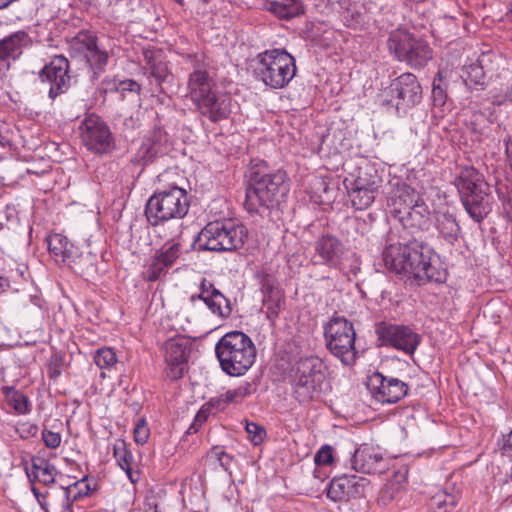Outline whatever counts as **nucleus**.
I'll return each instance as SVG.
<instances>
[{
  "mask_svg": "<svg viewBox=\"0 0 512 512\" xmlns=\"http://www.w3.org/2000/svg\"><path fill=\"white\" fill-rule=\"evenodd\" d=\"M272 11L280 18L290 19L304 13V8L299 1L287 0L286 2H272Z\"/></svg>",
  "mask_w": 512,
  "mask_h": 512,
  "instance_id": "obj_36",
  "label": "nucleus"
},
{
  "mask_svg": "<svg viewBox=\"0 0 512 512\" xmlns=\"http://www.w3.org/2000/svg\"><path fill=\"white\" fill-rule=\"evenodd\" d=\"M220 367L229 376H242L256 359V348L251 338L242 331L223 335L215 345Z\"/></svg>",
  "mask_w": 512,
  "mask_h": 512,
  "instance_id": "obj_3",
  "label": "nucleus"
},
{
  "mask_svg": "<svg viewBox=\"0 0 512 512\" xmlns=\"http://www.w3.org/2000/svg\"><path fill=\"white\" fill-rule=\"evenodd\" d=\"M181 254V244L175 242L170 246H163L155 255L161 259L169 268L174 265Z\"/></svg>",
  "mask_w": 512,
  "mask_h": 512,
  "instance_id": "obj_42",
  "label": "nucleus"
},
{
  "mask_svg": "<svg viewBox=\"0 0 512 512\" xmlns=\"http://www.w3.org/2000/svg\"><path fill=\"white\" fill-rule=\"evenodd\" d=\"M25 471H26L27 477H28L29 481L32 483V485H34V483L36 481H39V475H40L39 473H34L29 468H25Z\"/></svg>",
  "mask_w": 512,
  "mask_h": 512,
  "instance_id": "obj_61",
  "label": "nucleus"
},
{
  "mask_svg": "<svg viewBox=\"0 0 512 512\" xmlns=\"http://www.w3.org/2000/svg\"><path fill=\"white\" fill-rule=\"evenodd\" d=\"M117 90L139 93L141 90V86L136 81L132 79H127L119 83Z\"/></svg>",
  "mask_w": 512,
  "mask_h": 512,
  "instance_id": "obj_55",
  "label": "nucleus"
},
{
  "mask_svg": "<svg viewBox=\"0 0 512 512\" xmlns=\"http://www.w3.org/2000/svg\"><path fill=\"white\" fill-rule=\"evenodd\" d=\"M49 461L39 456H33L31 459L30 470L34 473H40L45 465H48Z\"/></svg>",
  "mask_w": 512,
  "mask_h": 512,
  "instance_id": "obj_56",
  "label": "nucleus"
},
{
  "mask_svg": "<svg viewBox=\"0 0 512 512\" xmlns=\"http://www.w3.org/2000/svg\"><path fill=\"white\" fill-rule=\"evenodd\" d=\"M384 96L383 102L386 105L405 111L421 102L422 86L414 74L406 72L391 82L384 90Z\"/></svg>",
  "mask_w": 512,
  "mask_h": 512,
  "instance_id": "obj_13",
  "label": "nucleus"
},
{
  "mask_svg": "<svg viewBox=\"0 0 512 512\" xmlns=\"http://www.w3.org/2000/svg\"><path fill=\"white\" fill-rule=\"evenodd\" d=\"M116 361V354L110 348L98 349L94 356V362L100 369L109 368L113 366Z\"/></svg>",
  "mask_w": 512,
  "mask_h": 512,
  "instance_id": "obj_43",
  "label": "nucleus"
},
{
  "mask_svg": "<svg viewBox=\"0 0 512 512\" xmlns=\"http://www.w3.org/2000/svg\"><path fill=\"white\" fill-rule=\"evenodd\" d=\"M80 138L83 145L96 154H108L115 148V138L108 124L97 114L85 116L80 126Z\"/></svg>",
  "mask_w": 512,
  "mask_h": 512,
  "instance_id": "obj_12",
  "label": "nucleus"
},
{
  "mask_svg": "<svg viewBox=\"0 0 512 512\" xmlns=\"http://www.w3.org/2000/svg\"><path fill=\"white\" fill-rule=\"evenodd\" d=\"M208 458L210 460H215L219 462L220 466L225 471H230L231 463L233 462V456L226 453L222 448L220 447H213L211 451L208 453Z\"/></svg>",
  "mask_w": 512,
  "mask_h": 512,
  "instance_id": "obj_45",
  "label": "nucleus"
},
{
  "mask_svg": "<svg viewBox=\"0 0 512 512\" xmlns=\"http://www.w3.org/2000/svg\"><path fill=\"white\" fill-rule=\"evenodd\" d=\"M114 457L117 461V464L120 466L122 470H124L132 483L137 482L138 473L132 470L133 463V455L131 451L127 448L126 443L124 441H118L114 445Z\"/></svg>",
  "mask_w": 512,
  "mask_h": 512,
  "instance_id": "obj_32",
  "label": "nucleus"
},
{
  "mask_svg": "<svg viewBox=\"0 0 512 512\" xmlns=\"http://www.w3.org/2000/svg\"><path fill=\"white\" fill-rule=\"evenodd\" d=\"M375 332L382 346L393 347L408 355H413L421 342V336L405 325L380 322Z\"/></svg>",
  "mask_w": 512,
  "mask_h": 512,
  "instance_id": "obj_15",
  "label": "nucleus"
},
{
  "mask_svg": "<svg viewBox=\"0 0 512 512\" xmlns=\"http://www.w3.org/2000/svg\"><path fill=\"white\" fill-rule=\"evenodd\" d=\"M168 270L169 267L159 257L154 255L145 272V277L148 281L154 282L165 276Z\"/></svg>",
  "mask_w": 512,
  "mask_h": 512,
  "instance_id": "obj_41",
  "label": "nucleus"
},
{
  "mask_svg": "<svg viewBox=\"0 0 512 512\" xmlns=\"http://www.w3.org/2000/svg\"><path fill=\"white\" fill-rule=\"evenodd\" d=\"M316 465H329L333 462V449L329 445L322 446L314 456Z\"/></svg>",
  "mask_w": 512,
  "mask_h": 512,
  "instance_id": "obj_49",
  "label": "nucleus"
},
{
  "mask_svg": "<svg viewBox=\"0 0 512 512\" xmlns=\"http://www.w3.org/2000/svg\"><path fill=\"white\" fill-rule=\"evenodd\" d=\"M206 417L202 415L200 412H198L195 416V422L189 427V431L194 429V431H197V423L201 425L205 421Z\"/></svg>",
  "mask_w": 512,
  "mask_h": 512,
  "instance_id": "obj_59",
  "label": "nucleus"
},
{
  "mask_svg": "<svg viewBox=\"0 0 512 512\" xmlns=\"http://www.w3.org/2000/svg\"><path fill=\"white\" fill-rule=\"evenodd\" d=\"M252 393V385L248 382L244 383L243 385L238 386L235 389H231L225 392V394L222 395L223 399L218 400V405L221 409L224 408V406H221L223 403L224 405L227 403H238L241 402L246 396L250 395Z\"/></svg>",
  "mask_w": 512,
  "mask_h": 512,
  "instance_id": "obj_40",
  "label": "nucleus"
},
{
  "mask_svg": "<svg viewBox=\"0 0 512 512\" xmlns=\"http://www.w3.org/2000/svg\"><path fill=\"white\" fill-rule=\"evenodd\" d=\"M188 58L193 67V71L189 74L188 78V90L191 100L194 102L214 92L212 90L214 81L206 70V64L203 62L202 55H189Z\"/></svg>",
  "mask_w": 512,
  "mask_h": 512,
  "instance_id": "obj_23",
  "label": "nucleus"
},
{
  "mask_svg": "<svg viewBox=\"0 0 512 512\" xmlns=\"http://www.w3.org/2000/svg\"><path fill=\"white\" fill-rule=\"evenodd\" d=\"M448 82L443 71L439 70L432 83V100L434 106H443L447 101Z\"/></svg>",
  "mask_w": 512,
  "mask_h": 512,
  "instance_id": "obj_37",
  "label": "nucleus"
},
{
  "mask_svg": "<svg viewBox=\"0 0 512 512\" xmlns=\"http://www.w3.org/2000/svg\"><path fill=\"white\" fill-rule=\"evenodd\" d=\"M386 46L396 60L406 63L412 69L424 68L433 57L429 44L407 29L391 31Z\"/></svg>",
  "mask_w": 512,
  "mask_h": 512,
  "instance_id": "obj_9",
  "label": "nucleus"
},
{
  "mask_svg": "<svg viewBox=\"0 0 512 512\" xmlns=\"http://www.w3.org/2000/svg\"><path fill=\"white\" fill-rule=\"evenodd\" d=\"M326 348L342 364L353 365L357 358L356 332L352 322L344 316H333L324 325Z\"/></svg>",
  "mask_w": 512,
  "mask_h": 512,
  "instance_id": "obj_10",
  "label": "nucleus"
},
{
  "mask_svg": "<svg viewBox=\"0 0 512 512\" xmlns=\"http://www.w3.org/2000/svg\"><path fill=\"white\" fill-rule=\"evenodd\" d=\"M254 62L256 79L273 89L284 88L296 75L295 58L284 49L259 53Z\"/></svg>",
  "mask_w": 512,
  "mask_h": 512,
  "instance_id": "obj_6",
  "label": "nucleus"
},
{
  "mask_svg": "<svg viewBox=\"0 0 512 512\" xmlns=\"http://www.w3.org/2000/svg\"><path fill=\"white\" fill-rule=\"evenodd\" d=\"M145 70L151 79L150 84L155 85V91L168 94L174 86V75L168 67L165 55L160 49L147 48L143 50Z\"/></svg>",
  "mask_w": 512,
  "mask_h": 512,
  "instance_id": "obj_17",
  "label": "nucleus"
},
{
  "mask_svg": "<svg viewBox=\"0 0 512 512\" xmlns=\"http://www.w3.org/2000/svg\"><path fill=\"white\" fill-rule=\"evenodd\" d=\"M419 195L416 191L408 185H402L397 188L395 194L390 199V213L395 216V210H405L414 207V205L420 203Z\"/></svg>",
  "mask_w": 512,
  "mask_h": 512,
  "instance_id": "obj_31",
  "label": "nucleus"
},
{
  "mask_svg": "<svg viewBox=\"0 0 512 512\" xmlns=\"http://www.w3.org/2000/svg\"><path fill=\"white\" fill-rule=\"evenodd\" d=\"M244 208L253 215L273 218L275 210L285 200L290 183L283 170H270L265 161H251Z\"/></svg>",
  "mask_w": 512,
  "mask_h": 512,
  "instance_id": "obj_2",
  "label": "nucleus"
},
{
  "mask_svg": "<svg viewBox=\"0 0 512 512\" xmlns=\"http://www.w3.org/2000/svg\"><path fill=\"white\" fill-rule=\"evenodd\" d=\"M10 288V281L7 278L0 277V295Z\"/></svg>",
  "mask_w": 512,
  "mask_h": 512,
  "instance_id": "obj_60",
  "label": "nucleus"
},
{
  "mask_svg": "<svg viewBox=\"0 0 512 512\" xmlns=\"http://www.w3.org/2000/svg\"><path fill=\"white\" fill-rule=\"evenodd\" d=\"M351 467L358 473L380 474L386 469V462L381 454L367 444L361 445L351 457Z\"/></svg>",
  "mask_w": 512,
  "mask_h": 512,
  "instance_id": "obj_25",
  "label": "nucleus"
},
{
  "mask_svg": "<svg viewBox=\"0 0 512 512\" xmlns=\"http://www.w3.org/2000/svg\"><path fill=\"white\" fill-rule=\"evenodd\" d=\"M39 474V482L44 484L45 486H49L55 482L57 470L54 465L49 463L48 465L44 466V468Z\"/></svg>",
  "mask_w": 512,
  "mask_h": 512,
  "instance_id": "obj_50",
  "label": "nucleus"
},
{
  "mask_svg": "<svg viewBox=\"0 0 512 512\" xmlns=\"http://www.w3.org/2000/svg\"><path fill=\"white\" fill-rule=\"evenodd\" d=\"M398 239V242L386 245L382 252V261L388 271L413 278L418 285L445 281L446 272L433 260L435 252L432 247L416 236L408 237L407 232L399 235Z\"/></svg>",
  "mask_w": 512,
  "mask_h": 512,
  "instance_id": "obj_1",
  "label": "nucleus"
},
{
  "mask_svg": "<svg viewBox=\"0 0 512 512\" xmlns=\"http://www.w3.org/2000/svg\"><path fill=\"white\" fill-rule=\"evenodd\" d=\"M71 56H83L89 69L92 71L91 78L97 79L104 72L108 63L109 55L106 50L101 49L97 44V37L88 31H80L71 42Z\"/></svg>",
  "mask_w": 512,
  "mask_h": 512,
  "instance_id": "obj_14",
  "label": "nucleus"
},
{
  "mask_svg": "<svg viewBox=\"0 0 512 512\" xmlns=\"http://www.w3.org/2000/svg\"><path fill=\"white\" fill-rule=\"evenodd\" d=\"M367 388L373 398L382 403H396L403 399L408 393V385L394 377H386L376 372L369 379Z\"/></svg>",
  "mask_w": 512,
  "mask_h": 512,
  "instance_id": "obj_19",
  "label": "nucleus"
},
{
  "mask_svg": "<svg viewBox=\"0 0 512 512\" xmlns=\"http://www.w3.org/2000/svg\"><path fill=\"white\" fill-rule=\"evenodd\" d=\"M76 248L69 242L68 238L61 234H54L48 238V249L55 256H61L62 262L66 263Z\"/></svg>",
  "mask_w": 512,
  "mask_h": 512,
  "instance_id": "obj_33",
  "label": "nucleus"
},
{
  "mask_svg": "<svg viewBox=\"0 0 512 512\" xmlns=\"http://www.w3.org/2000/svg\"><path fill=\"white\" fill-rule=\"evenodd\" d=\"M248 230L240 222L232 219L207 223L197 234L193 242L195 251L232 252L245 243Z\"/></svg>",
  "mask_w": 512,
  "mask_h": 512,
  "instance_id": "obj_4",
  "label": "nucleus"
},
{
  "mask_svg": "<svg viewBox=\"0 0 512 512\" xmlns=\"http://www.w3.org/2000/svg\"><path fill=\"white\" fill-rule=\"evenodd\" d=\"M505 148L509 165L512 168V136L505 141Z\"/></svg>",
  "mask_w": 512,
  "mask_h": 512,
  "instance_id": "obj_58",
  "label": "nucleus"
},
{
  "mask_svg": "<svg viewBox=\"0 0 512 512\" xmlns=\"http://www.w3.org/2000/svg\"><path fill=\"white\" fill-rule=\"evenodd\" d=\"M261 292L263 305L266 307V316L269 320L275 321L285 303L283 293L269 275L264 276L261 280Z\"/></svg>",
  "mask_w": 512,
  "mask_h": 512,
  "instance_id": "obj_28",
  "label": "nucleus"
},
{
  "mask_svg": "<svg viewBox=\"0 0 512 512\" xmlns=\"http://www.w3.org/2000/svg\"><path fill=\"white\" fill-rule=\"evenodd\" d=\"M437 229L449 244H454L458 240L460 226L453 215H441L437 220Z\"/></svg>",
  "mask_w": 512,
  "mask_h": 512,
  "instance_id": "obj_34",
  "label": "nucleus"
},
{
  "mask_svg": "<svg viewBox=\"0 0 512 512\" xmlns=\"http://www.w3.org/2000/svg\"><path fill=\"white\" fill-rule=\"evenodd\" d=\"M31 490H32V492H33L34 496H35V497L38 499V501L40 502V496H41V494H40L39 490H38L34 485H32Z\"/></svg>",
  "mask_w": 512,
  "mask_h": 512,
  "instance_id": "obj_64",
  "label": "nucleus"
},
{
  "mask_svg": "<svg viewBox=\"0 0 512 512\" xmlns=\"http://www.w3.org/2000/svg\"><path fill=\"white\" fill-rule=\"evenodd\" d=\"M182 234V224L181 223H177L172 232L170 233L169 237L173 240L174 238L180 236Z\"/></svg>",
  "mask_w": 512,
  "mask_h": 512,
  "instance_id": "obj_62",
  "label": "nucleus"
},
{
  "mask_svg": "<svg viewBox=\"0 0 512 512\" xmlns=\"http://www.w3.org/2000/svg\"><path fill=\"white\" fill-rule=\"evenodd\" d=\"M461 77L465 85L470 89H477L478 87L479 89H483L487 84V72L476 62L465 66Z\"/></svg>",
  "mask_w": 512,
  "mask_h": 512,
  "instance_id": "obj_35",
  "label": "nucleus"
},
{
  "mask_svg": "<svg viewBox=\"0 0 512 512\" xmlns=\"http://www.w3.org/2000/svg\"><path fill=\"white\" fill-rule=\"evenodd\" d=\"M70 63L63 55L54 56L38 73L42 84L48 85V96L55 100L68 91L71 82Z\"/></svg>",
  "mask_w": 512,
  "mask_h": 512,
  "instance_id": "obj_16",
  "label": "nucleus"
},
{
  "mask_svg": "<svg viewBox=\"0 0 512 512\" xmlns=\"http://www.w3.org/2000/svg\"><path fill=\"white\" fill-rule=\"evenodd\" d=\"M158 153V149L150 141L144 142L139 150L138 157L139 162L147 164L153 161Z\"/></svg>",
  "mask_w": 512,
  "mask_h": 512,
  "instance_id": "obj_48",
  "label": "nucleus"
},
{
  "mask_svg": "<svg viewBox=\"0 0 512 512\" xmlns=\"http://www.w3.org/2000/svg\"><path fill=\"white\" fill-rule=\"evenodd\" d=\"M461 201L466 211L477 222L490 212L489 185L474 167H465L455 178Z\"/></svg>",
  "mask_w": 512,
  "mask_h": 512,
  "instance_id": "obj_7",
  "label": "nucleus"
},
{
  "mask_svg": "<svg viewBox=\"0 0 512 512\" xmlns=\"http://www.w3.org/2000/svg\"><path fill=\"white\" fill-rule=\"evenodd\" d=\"M370 481L366 477L342 475L334 477L327 487V497L333 501H348L365 496Z\"/></svg>",
  "mask_w": 512,
  "mask_h": 512,
  "instance_id": "obj_20",
  "label": "nucleus"
},
{
  "mask_svg": "<svg viewBox=\"0 0 512 512\" xmlns=\"http://www.w3.org/2000/svg\"><path fill=\"white\" fill-rule=\"evenodd\" d=\"M150 430L145 418H139L134 428V440L137 444H145L149 438Z\"/></svg>",
  "mask_w": 512,
  "mask_h": 512,
  "instance_id": "obj_47",
  "label": "nucleus"
},
{
  "mask_svg": "<svg viewBox=\"0 0 512 512\" xmlns=\"http://www.w3.org/2000/svg\"><path fill=\"white\" fill-rule=\"evenodd\" d=\"M63 357L59 354L52 355L48 365V375L51 379H56L61 374Z\"/></svg>",
  "mask_w": 512,
  "mask_h": 512,
  "instance_id": "obj_52",
  "label": "nucleus"
},
{
  "mask_svg": "<svg viewBox=\"0 0 512 512\" xmlns=\"http://www.w3.org/2000/svg\"><path fill=\"white\" fill-rule=\"evenodd\" d=\"M348 253L349 251L336 236L325 234L315 241L311 260L315 265H325L342 270L345 267Z\"/></svg>",
  "mask_w": 512,
  "mask_h": 512,
  "instance_id": "obj_18",
  "label": "nucleus"
},
{
  "mask_svg": "<svg viewBox=\"0 0 512 512\" xmlns=\"http://www.w3.org/2000/svg\"><path fill=\"white\" fill-rule=\"evenodd\" d=\"M4 128L3 124H0V145L5 147L9 144L8 138L3 134L2 129Z\"/></svg>",
  "mask_w": 512,
  "mask_h": 512,
  "instance_id": "obj_63",
  "label": "nucleus"
},
{
  "mask_svg": "<svg viewBox=\"0 0 512 512\" xmlns=\"http://www.w3.org/2000/svg\"><path fill=\"white\" fill-rule=\"evenodd\" d=\"M33 41L24 30H18L0 40V71L8 69L9 59H18L23 49L30 47Z\"/></svg>",
  "mask_w": 512,
  "mask_h": 512,
  "instance_id": "obj_26",
  "label": "nucleus"
},
{
  "mask_svg": "<svg viewBox=\"0 0 512 512\" xmlns=\"http://www.w3.org/2000/svg\"><path fill=\"white\" fill-rule=\"evenodd\" d=\"M352 206L357 210L367 209L375 200L381 178L377 170L369 165L359 166L354 179L344 181Z\"/></svg>",
  "mask_w": 512,
  "mask_h": 512,
  "instance_id": "obj_11",
  "label": "nucleus"
},
{
  "mask_svg": "<svg viewBox=\"0 0 512 512\" xmlns=\"http://www.w3.org/2000/svg\"><path fill=\"white\" fill-rule=\"evenodd\" d=\"M502 450L512 456V431L504 439Z\"/></svg>",
  "mask_w": 512,
  "mask_h": 512,
  "instance_id": "obj_57",
  "label": "nucleus"
},
{
  "mask_svg": "<svg viewBox=\"0 0 512 512\" xmlns=\"http://www.w3.org/2000/svg\"><path fill=\"white\" fill-rule=\"evenodd\" d=\"M6 397L9 404L18 414H25L30 411L29 399L23 393L8 387L6 388Z\"/></svg>",
  "mask_w": 512,
  "mask_h": 512,
  "instance_id": "obj_39",
  "label": "nucleus"
},
{
  "mask_svg": "<svg viewBox=\"0 0 512 512\" xmlns=\"http://www.w3.org/2000/svg\"><path fill=\"white\" fill-rule=\"evenodd\" d=\"M66 264L74 273L86 280L95 279L98 275L97 255L91 252L78 253L76 248V252H73Z\"/></svg>",
  "mask_w": 512,
  "mask_h": 512,
  "instance_id": "obj_29",
  "label": "nucleus"
},
{
  "mask_svg": "<svg viewBox=\"0 0 512 512\" xmlns=\"http://www.w3.org/2000/svg\"><path fill=\"white\" fill-rule=\"evenodd\" d=\"M42 440L47 448L56 449L60 446L61 435L47 429L42 431Z\"/></svg>",
  "mask_w": 512,
  "mask_h": 512,
  "instance_id": "obj_51",
  "label": "nucleus"
},
{
  "mask_svg": "<svg viewBox=\"0 0 512 512\" xmlns=\"http://www.w3.org/2000/svg\"><path fill=\"white\" fill-rule=\"evenodd\" d=\"M38 430L39 429L36 424L29 423V422L21 424L19 426V428L17 429V431L20 434V437L23 439H28L30 437L36 436L38 433Z\"/></svg>",
  "mask_w": 512,
  "mask_h": 512,
  "instance_id": "obj_54",
  "label": "nucleus"
},
{
  "mask_svg": "<svg viewBox=\"0 0 512 512\" xmlns=\"http://www.w3.org/2000/svg\"><path fill=\"white\" fill-rule=\"evenodd\" d=\"M395 219H397L404 229H412L417 232L428 230L430 222V211L427 205L421 201L408 210H395Z\"/></svg>",
  "mask_w": 512,
  "mask_h": 512,
  "instance_id": "obj_27",
  "label": "nucleus"
},
{
  "mask_svg": "<svg viewBox=\"0 0 512 512\" xmlns=\"http://www.w3.org/2000/svg\"><path fill=\"white\" fill-rule=\"evenodd\" d=\"M190 207L188 193L176 185L153 193L145 205V216L151 226L183 219Z\"/></svg>",
  "mask_w": 512,
  "mask_h": 512,
  "instance_id": "obj_5",
  "label": "nucleus"
},
{
  "mask_svg": "<svg viewBox=\"0 0 512 512\" xmlns=\"http://www.w3.org/2000/svg\"><path fill=\"white\" fill-rule=\"evenodd\" d=\"M327 367L318 356L300 357L291 368L293 394L300 403L311 401L322 390Z\"/></svg>",
  "mask_w": 512,
  "mask_h": 512,
  "instance_id": "obj_8",
  "label": "nucleus"
},
{
  "mask_svg": "<svg viewBox=\"0 0 512 512\" xmlns=\"http://www.w3.org/2000/svg\"><path fill=\"white\" fill-rule=\"evenodd\" d=\"M342 22L349 28L358 29L364 24V16L358 11L347 10L342 14Z\"/></svg>",
  "mask_w": 512,
  "mask_h": 512,
  "instance_id": "obj_46",
  "label": "nucleus"
},
{
  "mask_svg": "<svg viewBox=\"0 0 512 512\" xmlns=\"http://www.w3.org/2000/svg\"><path fill=\"white\" fill-rule=\"evenodd\" d=\"M341 235L348 241L361 244L371 230V225L360 217H346L340 224Z\"/></svg>",
  "mask_w": 512,
  "mask_h": 512,
  "instance_id": "obj_30",
  "label": "nucleus"
},
{
  "mask_svg": "<svg viewBox=\"0 0 512 512\" xmlns=\"http://www.w3.org/2000/svg\"><path fill=\"white\" fill-rule=\"evenodd\" d=\"M165 361L168 365L167 376L173 380L181 378L189 354L188 341L184 338H172L165 342Z\"/></svg>",
  "mask_w": 512,
  "mask_h": 512,
  "instance_id": "obj_24",
  "label": "nucleus"
},
{
  "mask_svg": "<svg viewBox=\"0 0 512 512\" xmlns=\"http://www.w3.org/2000/svg\"><path fill=\"white\" fill-rule=\"evenodd\" d=\"M198 112L211 122L228 119L231 113V98L226 94L214 91L193 102Z\"/></svg>",
  "mask_w": 512,
  "mask_h": 512,
  "instance_id": "obj_22",
  "label": "nucleus"
},
{
  "mask_svg": "<svg viewBox=\"0 0 512 512\" xmlns=\"http://www.w3.org/2000/svg\"><path fill=\"white\" fill-rule=\"evenodd\" d=\"M199 293L190 296V302L194 304L197 300H201L208 307L211 313L226 319L232 313V306L228 300L214 284L203 278L200 286Z\"/></svg>",
  "mask_w": 512,
  "mask_h": 512,
  "instance_id": "obj_21",
  "label": "nucleus"
},
{
  "mask_svg": "<svg viewBox=\"0 0 512 512\" xmlns=\"http://www.w3.org/2000/svg\"><path fill=\"white\" fill-rule=\"evenodd\" d=\"M495 58V54L491 51L482 52L481 55L477 58L476 63L482 67L485 72H490L493 70V59Z\"/></svg>",
  "mask_w": 512,
  "mask_h": 512,
  "instance_id": "obj_53",
  "label": "nucleus"
},
{
  "mask_svg": "<svg viewBox=\"0 0 512 512\" xmlns=\"http://www.w3.org/2000/svg\"><path fill=\"white\" fill-rule=\"evenodd\" d=\"M458 503L457 496L441 491L430 500V507L438 512H452Z\"/></svg>",
  "mask_w": 512,
  "mask_h": 512,
  "instance_id": "obj_38",
  "label": "nucleus"
},
{
  "mask_svg": "<svg viewBox=\"0 0 512 512\" xmlns=\"http://www.w3.org/2000/svg\"><path fill=\"white\" fill-rule=\"evenodd\" d=\"M245 430L254 445L261 444L266 437L265 428L255 422L246 421Z\"/></svg>",
  "mask_w": 512,
  "mask_h": 512,
  "instance_id": "obj_44",
  "label": "nucleus"
}]
</instances>
